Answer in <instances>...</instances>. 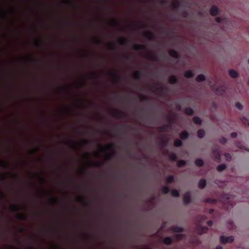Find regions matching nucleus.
Masks as SVG:
<instances>
[{
  "mask_svg": "<svg viewBox=\"0 0 249 249\" xmlns=\"http://www.w3.org/2000/svg\"><path fill=\"white\" fill-rule=\"evenodd\" d=\"M207 218V216L204 215H200L196 218L198 225L197 231L198 234L200 235L206 232L208 230V228L207 227L202 226V224L205 221Z\"/></svg>",
  "mask_w": 249,
  "mask_h": 249,
  "instance_id": "f257e3e1",
  "label": "nucleus"
},
{
  "mask_svg": "<svg viewBox=\"0 0 249 249\" xmlns=\"http://www.w3.org/2000/svg\"><path fill=\"white\" fill-rule=\"evenodd\" d=\"M212 158L215 161H218L220 159V155L217 147H214L213 149Z\"/></svg>",
  "mask_w": 249,
  "mask_h": 249,
  "instance_id": "f03ea898",
  "label": "nucleus"
},
{
  "mask_svg": "<svg viewBox=\"0 0 249 249\" xmlns=\"http://www.w3.org/2000/svg\"><path fill=\"white\" fill-rule=\"evenodd\" d=\"M220 242L222 244H225L226 243H231L234 240V237L232 236L226 237L225 236H221L220 238Z\"/></svg>",
  "mask_w": 249,
  "mask_h": 249,
  "instance_id": "7ed1b4c3",
  "label": "nucleus"
},
{
  "mask_svg": "<svg viewBox=\"0 0 249 249\" xmlns=\"http://www.w3.org/2000/svg\"><path fill=\"white\" fill-rule=\"evenodd\" d=\"M191 197L190 192H186L184 195L183 197V202L185 204H189L191 202Z\"/></svg>",
  "mask_w": 249,
  "mask_h": 249,
  "instance_id": "20e7f679",
  "label": "nucleus"
},
{
  "mask_svg": "<svg viewBox=\"0 0 249 249\" xmlns=\"http://www.w3.org/2000/svg\"><path fill=\"white\" fill-rule=\"evenodd\" d=\"M213 89L218 95H223L225 92V88L224 87L222 86L216 87L215 86H214L213 87Z\"/></svg>",
  "mask_w": 249,
  "mask_h": 249,
  "instance_id": "39448f33",
  "label": "nucleus"
},
{
  "mask_svg": "<svg viewBox=\"0 0 249 249\" xmlns=\"http://www.w3.org/2000/svg\"><path fill=\"white\" fill-rule=\"evenodd\" d=\"M113 115L118 118H124L126 116V114L124 112L118 110H114L113 112Z\"/></svg>",
  "mask_w": 249,
  "mask_h": 249,
  "instance_id": "423d86ee",
  "label": "nucleus"
},
{
  "mask_svg": "<svg viewBox=\"0 0 249 249\" xmlns=\"http://www.w3.org/2000/svg\"><path fill=\"white\" fill-rule=\"evenodd\" d=\"M218 12H219L218 9L215 5L212 6V7L211 8V9L210 10V14L212 16H216L218 14Z\"/></svg>",
  "mask_w": 249,
  "mask_h": 249,
  "instance_id": "0eeeda50",
  "label": "nucleus"
},
{
  "mask_svg": "<svg viewBox=\"0 0 249 249\" xmlns=\"http://www.w3.org/2000/svg\"><path fill=\"white\" fill-rule=\"evenodd\" d=\"M144 36L149 40H154L155 38V34L150 31H147L144 34Z\"/></svg>",
  "mask_w": 249,
  "mask_h": 249,
  "instance_id": "6e6552de",
  "label": "nucleus"
},
{
  "mask_svg": "<svg viewBox=\"0 0 249 249\" xmlns=\"http://www.w3.org/2000/svg\"><path fill=\"white\" fill-rule=\"evenodd\" d=\"M172 128V124L169 123L160 127L161 131L165 132Z\"/></svg>",
  "mask_w": 249,
  "mask_h": 249,
  "instance_id": "1a4fd4ad",
  "label": "nucleus"
},
{
  "mask_svg": "<svg viewBox=\"0 0 249 249\" xmlns=\"http://www.w3.org/2000/svg\"><path fill=\"white\" fill-rule=\"evenodd\" d=\"M162 242L165 245H170L173 242V240L170 237H166L163 239Z\"/></svg>",
  "mask_w": 249,
  "mask_h": 249,
  "instance_id": "9d476101",
  "label": "nucleus"
},
{
  "mask_svg": "<svg viewBox=\"0 0 249 249\" xmlns=\"http://www.w3.org/2000/svg\"><path fill=\"white\" fill-rule=\"evenodd\" d=\"M170 230L175 232H182L183 231V229L182 227L178 226H173L170 228Z\"/></svg>",
  "mask_w": 249,
  "mask_h": 249,
  "instance_id": "9b49d317",
  "label": "nucleus"
},
{
  "mask_svg": "<svg viewBox=\"0 0 249 249\" xmlns=\"http://www.w3.org/2000/svg\"><path fill=\"white\" fill-rule=\"evenodd\" d=\"M109 75L112 77L114 80H115L116 81H119L122 80V77L117 74L115 72L113 71L109 73Z\"/></svg>",
  "mask_w": 249,
  "mask_h": 249,
  "instance_id": "f8f14e48",
  "label": "nucleus"
},
{
  "mask_svg": "<svg viewBox=\"0 0 249 249\" xmlns=\"http://www.w3.org/2000/svg\"><path fill=\"white\" fill-rule=\"evenodd\" d=\"M169 55L175 58L178 59L179 58V55L178 53V52L174 50H171L169 52Z\"/></svg>",
  "mask_w": 249,
  "mask_h": 249,
  "instance_id": "ddd939ff",
  "label": "nucleus"
},
{
  "mask_svg": "<svg viewBox=\"0 0 249 249\" xmlns=\"http://www.w3.org/2000/svg\"><path fill=\"white\" fill-rule=\"evenodd\" d=\"M180 137L182 140H185L188 138L189 134L186 131H183L180 133Z\"/></svg>",
  "mask_w": 249,
  "mask_h": 249,
  "instance_id": "4468645a",
  "label": "nucleus"
},
{
  "mask_svg": "<svg viewBox=\"0 0 249 249\" xmlns=\"http://www.w3.org/2000/svg\"><path fill=\"white\" fill-rule=\"evenodd\" d=\"M169 82L171 84H177L178 82V79L175 75L171 76L169 79Z\"/></svg>",
  "mask_w": 249,
  "mask_h": 249,
  "instance_id": "2eb2a0df",
  "label": "nucleus"
},
{
  "mask_svg": "<svg viewBox=\"0 0 249 249\" xmlns=\"http://www.w3.org/2000/svg\"><path fill=\"white\" fill-rule=\"evenodd\" d=\"M134 49L135 50H146L147 47L144 45L136 44L134 46Z\"/></svg>",
  "mask_w": 249,
  "mask_h": 249,
  "instance_id": "dca6fc26",
  "label": "nucleus"
},
{
  "mask_svg": "<svg viewBox=\"0 0 249 249\" xmlns=\"http://www.w3.org/2000/svg\"><path fill=\"white\" fill-rule=\"evenodd\" d=\"M230 76L232 78H236L238 76V72L232 69L230 70L229 71Z\"/></svg>",
  "mask_w": 249,
  "mask_h": 249,
  "instance_id": "f3484780",
  "label": "nucleus"
},
{
  "mask_svg": "<svg viewBox=\"0 0 249 249\" xmlns=\"http://www.w3.org/2000/svg\"><path fill=\"white\" fill-rule=\"evenodd\" d=\"M119 43L121 45L127 46L128 45V40L124 37L120 38Z\"/></svg>",
  "mask_w": 249,
  "mask_h": 249,
  "instance_id": "a211bd4d",
  "label": "nucleus"
},
{
  "mask_svg": "<svg viewBox=\"0 0 249 249\" xmlns=\"http://www.w3.org/2000/svg\"><path fill=\"white\" fill-rule=\"evenodd\" d=\"M184 75L186 78H192L194 77V74L191 70L186 71L184 74Z\"/></svg>",
  "mask_w": 249,
  "mask_h": 249,
  "instance_id": "6ab92c4d",
  "label": "nucleus"
},
{
  "mask_svg": "<svg viewBox=\"0 0 249 249\" xmlns=\"http://www.w3.org/2000/svg\"><path fill=\"white\" fill-rule=\"evenodd\" d=\"M206 185V181L204 179H201L198 182V187L200 189H203Z\"/></svg>",
  "mask_w": 249,
  "mask_h": 249,
  "instance_id": "aec40b11",
  "label": "nucleus"
},
{
  "mask_svg": "<svg viewBox=\"0 0 249 249\" xmlns=\"http://www.w3.org/2000/svg\"><path fill=\"white\" fill-rule=\"evenodd\" d=\"M205 79H206L205 76L202 74H198L196 76V80L197 82H203V81H205Z\"/></svg>",
  "mask_w": 249,
  "mask_h": 249,
  "instance_id": "412c9836",
  "label": "nucleus"
},
{
  "mask_svg": "<svg viewBox=\"0 0 249 249\" xmlns=\"http://www.w3.org/2000/svg\"><path fill=\"white\" fill-rule=\"evenodd\" d=\"M184 112L188 115H193L194 111L192 108L188 107L185 109Z\"/></svg>",
  "mask_w": 249,
  "mask_h": 249,
  "instance_id": "4be33fe9",
  "label": "nucleus"
},
{
  "mask_svg": "<svg viewBox=\"0 0 249 249\" xmlns=\"http://www.w3.org/2000/svg\"><path fill=\"white\" fill-rule=\"evenodd\" d=\"M182 144L183 142L179 139H176L174 142V145L176 147H179L182 146Z\"/></svg>",
  "mask_w": 249,
  "mask_h": 249,
  "instance_id": "5701e85b",
  "label": "nucleus"
},
{
  "mask_svg": "<svg viewBox=\"0 0 249 249\" xmlns=\"http://www.w3.org/2000/svg\"><path fill=\"white\" fill-rule=\"evenodd\" d=\"M175 180V177L173 175H169L166 178V182L170 184L173 182Z\"/></svg>",
  "mask_w": 249,
  "mask_h": 249,
  "instance_id": "b1692460",
  "label": "nucleus"
},
{
  "mask_svg": "<svg viewBox=\"0 0 249 249\" xmlns=\"http://www.w3.org/2000/svg\"><path fill=\"white\" fill-rule=\"evenodd\" d=\"M0 167H2L4 169H8L9 167V164L5 161L0 160Z\"/></svg>",
  "mask_w": 249,
  "mask_h": 249,
  "instance_id": "393cba45",
  "label": "nucleus"
},
{
  "mask_svg": "<svg viewBox=\"0 0 249 249\" xmlns=\"http://www.w3.org/2000/svg\"><path fill=\"white\" fill-rule=\"evenodd\" d=\"M195 164L197 166L201 167L203 166L204 162L202 160L197 159L195 160Z\"/></svg>",
  "mask_w": 249,
  "mask_h": 249,
  "instance_id": "a878e982",
  "label": "nucleus"
},
{
  "mask_svg": "<svg viewBox=\"0 0 249 249\" xmlns=\"http://www.w3.org/2000/svg\"><path fill=\"white\" fill-rule=\"evenodd\" d=\"M169 160L172 161H176L178 157L177 155L174 153H170L169 155Z\"/></svg>",
  "mask_w": 249,
  "mask_h": 249,
  "instance_id": "bb28decb",
  "label": "nucleus"
},
{
  "mask_svg": "<svg viewBox=\"0 0 249 249\" xmlns=\"http://www.w3.org/2000/svg\"><path fill=\"white\" fill-rule=\"evenodd\" d=\"M115 145L113 143H110L107 145L104 148L106 150H113L114 149Z\"/></svg>",
  "mask_w": 249,
  "mask_h": 249,
  "instance_id": "cd10ccee",
  "label": "nucleus"
},
{
  "mask_svg": "<svg viewBox=\"0 0 249 249\" xmlns=\"http://www.w3.org/2000/svg\"><path fill=\"white\" fill-rule=\"evenodd\" d=\"M193 121L194 123L197 124H201L202 123V120L201 119L198 117L195 116L193 118Z\"/></svg>",
  "mask_w": 249,
  "mask_h": 249,
  "instance_id": "c85d7f7f",
  "label": "nucleus"
},
{
  "mask_svg": "<svg viewBox=\"0 0 249 249\" xmlns=\"http://www.w3.org/2000/svg\"><path fill=\"white\" fill-rule=\"evenodd\" d=\"M205 135V131L203 129H200L197 131V136L199 138H202Z\"/></svg>",
  "mask_w": 249,
  "mask_h": 249,
  "instance_id": "c756f323",
  "label": "nucleus"
},
{
  "mask_svg": "<svg viewBox=\"0 0 249 249\" xmlns=\"http://www.w3.org/2000/svg\"><path fill=\"white\" fill-rule=\"evenodd\" d=\"M142 72L141 71H136L134 73V78L136 79L139 80L142 77Z\"/></svg>",
  "mask_w": 249,
  "mask_h": 249,
  "instance_id": "7c9ffc66",
  "label": "nucleus"
},
{
  "mask_svg": "<svg viewBox=\"0 0 249 249\" xmlns=\"http://www.w3.org/2000/svg\"><path fill=\"white\" fill-rule=\"evenodd\" d=\"M204 201L208 203L214 204L216 202V200L213 198H207L204 200Z\"/></svg>",
  "mask_w": 249,
  "mask_h": 249,
  "instance_id": "2f4dec72",
  "label": "nucleus"
},
{
  "mask_svg": "<svg viewBox=\"0 0 249 249\" xmlns=\"http://www.w3.org/2000/svg\"><path fill=\"white\" fill-rule=\"evenodd\" d=\"M11 209L13 212H17L20 210V207L18 205H11Z\"/></svg>",
  "mask_w": 249,
  "mask_h": 249,
  "instance_id": "473e14b6",
  "label": "nucleus"
},
{
  "mask_svg": "<svg viewBox=\"0 0 249 249\" xmlns=\"http://www.w3.org/2000/svg\"><path fill=\"white\" fill-rule=\"evenodd\" d=\"M147 58L151 61H157L158 60L157 57L153 54H149Z\"/></svg>",
  "mask_w": 249,
  "mask_h": 249,
  "instance_id": "72a5a7b5",
  "label": "nucleus"
},
{
  "mask_svg": "<svg viewBox=\"0 0 249 249\" xmlns=\"http://www.w3.org/2000/svg\"><path fill=\"white\" fill-rule=\"evenodd\" d=\"M241 121L242 123L245 124V125L249 126V120L245 118V117L243 116L241 118Z\"/></svg>",
  "mask_w": 249,
  "mask_h": 249,
  "instance_id": "f704fd0d",
  "label": "nucleus"
},
{
  "mask_svg": "<svg viewBox=\"0 0 249 249\" xmlns=\"http://www.w3.org/2000/svg\"><path fill=\"white\" fill-rule=\"evenodd\" d=\"M170 191L169 188L168 186H163L161 189V192L163 194H167Z\"/></svg>",
  "mask_w": 249,
  "mask_h": 249,
  "instance_id": "c9c22d12",
  "label": "nucleus"
},
{
  "mask_svg": "<svg viewBox=\"0 0 249 249\" xmlns=\"http://www.w3.org/2000/svg\"><path fill=\"white\" fill-rule=\"evenodd\" d=\"M186 164V162L183 160H178L177 163V165L178 167H181Z\"/></svg>",
  "mask_w": 249,
  "mask_h": 249,
  "instance_id": "e433bc0d",
  "label": "nucleus"
},
{
  "mask_svg": "<svg viewBox=\"0 0 249 249\" xmlns=\"http://www.w3.org/2000/svg\"><path fill=\"white\" fill-rule=\"evenodd\" d=\"M171 194L173 196L178 197L179 196V192L176 189H173L171 191Z\"/></svg>",
  "mask_w": 249,
  "mask_h": 249,
  "instance_id": "4c0bfd02",
  "label": "nucleus"
},
{
  "mask_svg": "<svg viewBox=\"0 0 249 249\" xmlns=\"http://www.w3.org/2000/svg\"><path fill=\"white\" fill-rule=\"evenodd\" d=\"M17 218L21 220H26L27 219L26 216L22 213H19L17 216Z\"/></svg>",
  "mask_w": 249,
  "mask_h": 249,
  "instance_id": "58836bf2",
  "label": "nucleus"
},
{
  "mask_svg": "<svg viewBox=\"0 0 249 249\" xmlns=\"http://www.w3.org/2000/svg\"><path fill=\"white\" fill-rule=\"evenodd\" d=\"M226 165L225 164H220L217 166V170L218 171H222L226 169Z\"/></svg>",
  "mask_w": 249,
  "mask_h": 249,
  "instance_id": "ea45409f",
  "label": "nucleus"
},
{
  "mask_svg": "<svg viewBox=\"0 0 249 249\" xmlns=\"http://www.w3.org/2000/svg\"><path fill=\"white\" fill-rule=\"evenodd\" d=\"M183 237V235L182 234H177L174 235L173 238L174 239H176L177 240H180Z\"/></svg>",
  "mask_w": 249,
  "mask_h": 249,
  "instance_id": "a19ab883",
  "label": "nucleus"
},
{
  "mask_svg": "<svg viewBox=\"0 0 249 249\" xmlns=\"http://www.w3.org/2000/svg\"><path fill=\"white\" fill-rule=\"evenodd\" d=\"M173 5L175 9H177L180 6V2L178 0H176L174 1Z\"/></svg>",
  "mask_w": 249,
  "mask_h": 249,
  "instance_id": "79ce46f5",
  "label": "nucleus"
},
{
  "mask_svg": "<svg viewBox=\"0 0 249 249\" xmlns=\"http://www.w3.org/2000/svg\"><path fill=\"white\" fill-rule=\"evenodd\" d=\"M92 166H95V167H101L102 165V163L100 162H90Z\"/></svg>",
  "mask_w": 249,
  "mask_h": 249,
  "instance_id": "37998d69",
  "label": "nucleus"
},
{
  "mask_svg": "<svg viewBox=\"0 0 249 249\" xmlns=\"http://www.w3.org/2000/svg\"><path fill=\"white\" fill-rule=\"evenodd\" d=\"M79 199H80V200L81 202H83L84 203V204L86 205H88L89 204V202H88L87 201H86L85 199L83 196H80L79 197Z\"/></svg>",
  "mask_w": 249,
  "mask_h": 249,
  "instance_id": "c03bdc74",
  "label": "nucleus"
},
{
  "mask_svg": "<svg viewBox=\"0 0 249 249\" xmlns=\"http://www.w3.org/2000/svg\"><path fill=\"white\" fill-rule=\"evenodd\" d=\"M115 154V152L113 151L112 153L107 154L106 155L107 160H110L111 159L112 156Z\"/></svg>",
  "mask_w": 249,
  "mask_h": 249,
  "instance_id": "a18cd8bd",
  "label": "nucleus"
},
{
  "mask_svg": "<svg viewBox=\"0 0 249 249\" xmlns=\"http://www.w3.org/2000/svg\"><path fill=\"white\" fill-rule=\"evenodd\" d=\"M82 144L84 145H89L90 144V142L88 140H83L82 141Z\"/></svg>",
  "mask_w": 249,
  "mask_h": 249,
  "instance_id": "49530a36",
  "label": "nucleus"
},
{
  "mask_svg": "<svg viewBox=\"0 0 249 249\" xmlns=\"http://www.w3.org/2000/svg\"><path fill=\"white\" fill-rule=\"evenodd\" d=\"M111 24L114 26H118L120 25L119 23L115 19L112 20Z\"/></svg>",
  "mask_w": 249,
  "mask_h": 249,
  "instance_id": "de8ad7c7",
  "label": "nucleus"
},
{
  "mask_svg": "<svg viewBox=\"0 0 249 249\" xmlns=\"http://www.w3.org/2000/svg\"><path fill=\"white\" fill-rule=\"evenodd\" d=\"M140 98L142 101H147L149 100V99L147 97L143 95H141Z\"/></svg>",
  "mask_w": 249,
  "mask_h": 249,
  "instance_id": "09e8293b",
  "label": "nucleus"
},
{
  "mask_svg": "<svg viewBox=\"0 0 249 249\" xmlns=\"http://www.w3.org/2000/svg\"><path fill=\"white\" fill-rule=\"evenodd\" d=\"M227 140L225 137H222L219 140V142L222 144H225L226 143Z\"/></svg>",
  "mask_w": 249,
  "mask_h": 249,
  "instance_id": "8fccbe9b",
  "label": "nucleus"
},
{
  "mask_svg": "<svg viewBox=\"0 0 249 249\" xmlns=\"http://www.w3.org/2000/svg\"><path fill=\"white\" fill-rule=\"evenodd\" d=\"M161 144L162 145H166L167 143V140H166L165 138H161Z\"/></svg>",
  "mask_w": 249,
  "mask_h": 249,
  "instance_id": "3c124183",
  "label": "nucleus"
},
{
  "mask_svg": "<svg viewBox=\"0 0 249 249\" xmlns=\"http://www.w3.org/2000/svg\"><path fill=\"white\" fill-rule=\"evenodd\" d=\"M156 90L159 91L164 92L165 90V88L162 87H157L156 88Z\"/></svg>",
  "mask_w": 249,
  "mask_h": 249,
  "instance_id": "603ef678",
  "label": "nucleus"
},
{
  "mask_svg": "<svg viewBox=\"0 0 249 249\" xmlns=\"http://www.w3.org/2000/svg\"><path fill=\"white\" fill-rule=\"evenodd\" d=\"M235 106L239 110H241L243 107L242 105L239 102L236 103Z\"/></svg>",
  "mask_w": 249,
  "mask_h": 249,
  "instance_id": "864d4df0",
  "label": "nucleus"
},
{
  "mask_svg": "<svg viewBox=\"0 0 249 249\" xmlns=\"http://www.w3.org/2000/svg\"><path fill=\"white\" fill-rule=\"evenodd\" d=\"M109 48L110 50L114 51L115 50V47L113 44H109Z\"/></svg>",
  "mask_w": 249,
  "mask_h": 249,
  "instance_id": "5fc2aeb1",
  "label": "nucleus"
},
{
  "mask_svg": "<svg viewBox=\"0 0 249 249\" xmlns=\"http://www.w3.org/2000/svg\"><path fill=\"white\" fill-rule=\"evenodd\" d=\"M35 44L36 45V46L37 47H39L41 45V44H40V42H39V41L37 39H36L35 42Z\"/></svg>",
  "mask_w": 249,
  "mask_h": 249,
  "instance_id": "6e6d98bb",
  "label": "nucleus"
},
{
  "mask_svg": "<svg viewBox=\"0 0 249 249\" xmlns=\"http://www.w3.org/2000/svg\"><path fill=\"white\" fill-rule=\"evenodd\" d=\"M50 200L54 204H56L57 202V199L53 197H50Z\"/></svg>",
  "mask_w": 249,
  "mask_h": 249,
  "instance_id": "4d7b16f0",
  "label": "nucleus"
},
{
  "mask_svg": "<svg viewBox=\"0 0 249 249\" xmlns=\"http://www.w3.org/2000/svg\"><path fill=\"white\" fill-rule=\"evenodd\" d=\"M225 197H226V198L227 199L226 200L227 202V203H229L230 201V196L228 195V194H226L225 195Z\"/></svg>",
  "mask_w": 249,
  "mask_h": 249,
  "instance_id": "13d9d810",
  "label": "nucleus"
},
{
  "mask_svg": "<svg viewBox=\"0 0 249 249\" xmlns=\"http://www.w3.org/2000/svg\"><path fill=\"white\" fill-rule=\"evenodd\" d=\"M237 134L236 132H232L231 134V137L233 138H235L237 137Z\"/></svg>",
  "mask_w": 249,
  "mask_h": 249,
  "instance_id": "bf43d9fd",
  "label": "nucleus"
},
{
  "mask_svg": "<svg viewBox=\"0 0 249 249\" xmlns=\"http://www.w3.org/2000/svg\"><path fill=\"white\" fill-rule=\"evenodd\" d=\"M0 199L4 200L5 199V196L4 194L0 191Z\"/></svg>",
  "mask_w": 249,
  "mask_h": 249,
  "instance_id": "052dcab7",
  "label": "nucleus"
},
{
  "mask_svg": "<svg viewBox=\"0 0 249 249\" xmlns=\"http://www.w3.org/2000/svg\"><path fill=\"white\" fill-rule=\"evenodd\" d=\"M11 174H12V175L13 176V177L16 178V179H19V177L18 176V175L17 174H13V173H10Z\"/></svg>",
  "mask_w": 249,
  "mask_h": 249,
  "instance_id": "680f3d73",
  "label": "nucleus"
},
{
  "mask_svg": "<svg viewBox=\"0 0 249 249\" xmlns=\"http://www.w3.org/2000/svg\"><path fill=\"white\" fill-rule=\"evenodd\" d=\"M215 21L217 22V23H220L222 22V18L220 17H217L216 18H215Z\"/></svg>",
  "mask_w": 249,
  "mask_h": 249,
  "instance_id": "e2e57ef3",
  "label": "nucleus"
},
{
  "mask_svg": "<svg viewBox=\"0 0 249 249\" xmlns=\"http://www.w3.org/2000/svg\"><path fill=\"white\" fill-rule=\"evenodd\" d=\"M85 156L86 157L87 159L88 160L89 159L90 154L89 152H85Z\"/></svg>",
  "mask_w": 249,
  "mask_h": 249,
  "instance_id": "0e129e2a",
  "label": "nucleus"
},
{
  "mask_svg": "<svg viewBox=\"0 0 249 249\" xmlns=\"http://www.w3.org/2000/svg\"><path fill=\"white\" fill-rule=\"evenodd\" d=\"M71 143L74 147H76L78 146V143L74 141H71Z\"/></svg>",
  "mask_w": 249,
  "mask_h": 249,
  "instance_id": "69168bd1",
  "label": "nucleus"
},
{
  "mask_svg": "<svg viewBox=\"0 0 249 249\" xmlns=\"http://www.w3.org/2000/svg\"><path fill=\"white\" fill-rule=\"evenodd\" d=\"M207 225L209 227H211L213 225V222L212 220H209L207 222Z\"/></svg>",
  "mask_w": 249,
  "mask_h": 249,
  "instance_id": "338daca9",
  "label": "nucleus"
},
{
  "mask_svg": "<svg viewBox=\"0 0 249 249\" xmlns=\"http://www.w3.org/2000/svg\"><path fill=\"white\" fill-rule=\"evenodd\" d=\"M64 2H65V3L67 4H71V1L70 0H65L64 1Z\"/></svg>",
  "mask_w": 249,
  "mask_h": 249,
  "instance_id": "774afa93",
  "label": "nucleus"
}]
</instances>
